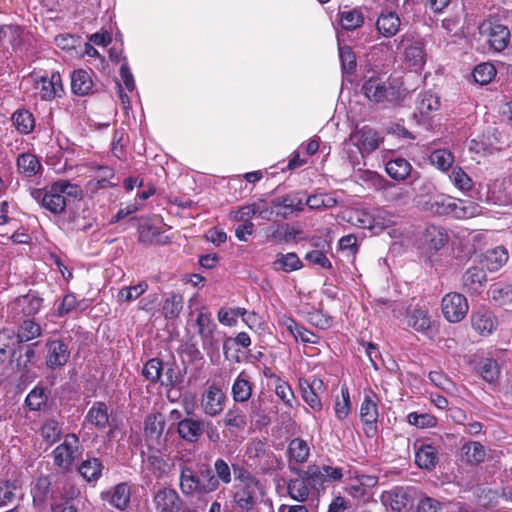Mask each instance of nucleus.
Instances as JSON below:
<instances>
[{"label": "nucleus", "mask_w": 512, "mask_h": 512, "mask_svg": "<svg viewBox=\"0 0 512 512\" xmlns=\"http://www.w3.org/2000/svg\"><path fill=\"white\" fill-rule=\"evenodd\" d=\"M179 480L184 495L209 494L219 488L213 468L208 463H197L195 468L182 465Z\"/></svg>", "instance_id": "obj_1"}, {"label": "nucleus", "mask_w": 512, "mask_h": 512, "mask_svg": "<svg viewBox=\"0 0 512 512\" xmlns=\"http://www.w3.org/2000/svg\"><path fill=\"white\" fill-rule=\"evenodd\" d=\"M246 456L250 465L261 474H270L283 466V461L261 440H253L248 444Z\"/></svg>", "instance_id": "obj_2"}, {"label": "nucleus", "mask_w": 512, "mask_h": 512, "mask_svg": "<svg viewBox=\"0 0 512 512\" xmlns=\"http://www.w3.org/2000/svg\"><path fill=\"white\" fill-rule=\"evenodd\" d=\"M362 92L369 101L375 104L391 103L397 99L394 87L379 76L368 78L362 86Z\"/></svg>", "instance_id": "obj_3"}, {"label": "nucleus", "mask_w": 512, "mask_h": 512, "mask_svg": "<svg viewBox=\"0 0 512 512\" xmlns=\"http://www.w3.org/2000/svg\"><path fill=\"white\" fill-rule=\"evenodd\" d=\"M55 184L45 188L31 189V197L44 209L53 214H62L66 208V198L58 191H54Z\"/></svg>", "instance_id": "obj_4"}, {"label": "nucleus", "mask_w": 512, "mask_h": 512, "mask_svg": "<svg viewBox=\"0 0 512 512\" xmlns=\"http://www.w3.org/2000/svg\"><path fill=\"white\" fill-rule=\"evenodd\" d=\"M260 481L251 483H235L232 490L233 503L241 511L250 512L258 503Z\"/></svg>", "instance_id": "obj_5"}, {"label": "nucleus", "mask_w": 512, "mask_h": 512, "mask_svg": "<svg viewBox=\"0 0 512 512\" xmlns=\"http://www.w3.org/2000/svg\"><path fill=\"white\" fill-rule=\"evenodd\" d=\"M479 31L481 35L487 37L490 46L495 51H503L510 42L509 29L500 23L485 20L480 24Z\"/></svg>", "instance_id": "obj_6"}, {"label": "nucleus", "mask_w": 512, "mask_h": 512, "mask_svg": "<svg viewBox=\"0 0 512 512\" xmlns=\"http://www.w3.org/2000/svg\"><path fill=\"white\" fill-rule=\"evenodd\" d=\"M414 490L404 487H394L391 490L384 491L381 494V502L384 506L390 507L396 512H406L414 502Z\"/></svg>", "instance_id": "obj_7"}, {"label": "nucleus", "mask_w": 512, "mask_h": 512, "mask_svg": "<svg viewBox=\"0 0 512 512\" xmlns=\"http://www.w3.org/2000/svg\"><path fill=\"white\" fill-rule=\"evenodd\" d=\"M441 306L444 317L451 323L461 321L469 309L467 299L457 292L446 294L442 299Z\"/></svg>", "instance_id": "obj_8"}, {"label": "nucleus", "mask_w": 512, "mask_h": 512, "mask_svg": "<svg viewBox=\"0 0 512 512\" xmlns=\"http://www.w3.org/2000/svg\"><path fill=\"white\" fill-rule=\"evenodd\" d=\"M43 299L34 294H26L16 298L9 309L14 321H20L23 317L36 315L42 307Z\"/></svg>", "instance_id": "obj_9"}, {"label": "nucleus", "mask_w": 512, "mask_h": 512, "mask_svg": "<svg viewBox=\"0 0 512 512\" xmlns=\"http://www.w3.org/2000/svg\"><path fill=\"white\" fill-rule=\"evenodd\" d=\"M46 365L51 369L64 366L70 358L68 345L60 339H49L46 342Z\"/></svg>", "instance_id": "obj_10"}, {"label": "nucleus", "mask_w": 512, "mask_h": 512, "mask_svg": "<svg viewBox=\"0 0 512 512\" xmlns=\"http://www.w3.org/2000/svg\"><path fill=\"white\" fill-rule=\"evenodd\" d=\"M206 421L200 418L187 417L177 423V433L188 443H196L205 432Z\"/></svg>", "instance_id": "obj_11"}, {"label": "nucleus", "mask_w": 512, "mask_h": 512, "mask_svg": "<svg viewBox=\"0 0 512 512\" xmlns=\"http://www.w3.org/2000/svg\"><path fill=\"white\" fill-rule=\"evenodd\" d=\"M153 503L158 512H179L182 500L178 492L173 488H161L153 497Z\"/></svg>", "instance_id": "obj_12"}, {"label": "nucleus", "mask_w": 512, "mask_h": 512, "mask_svg": "<svg viewBox=\"0 0 512 512\" xmlns=\"http://www.w3.org/2000/svg\"><path fill=\"white\" fill-rule=\"evenodd\" d=\"M166 426V420L162 413L154 412L145 417L144 436L148 442L161 445L164 441L162 435Z\"/></svg>", "instance_id": "obj_13"}, {"label": "nucleus", "mask_w": 512, "mask_h": 512, "mask_svg": "<svg viewBox=\"0 0 512 512\" xmlns=\"http://www.w3.org/2000/svg\"><path fill=\"white\" fill-rule=\"evenodd\" d=\"M38 342L30 345L19 343L17 348H14L11 354V366L15 367L18 371H28L29 366L36 362L35 346Z\"/></svg>", "instance_id": "obj_14"}, {"label": "nucleus", "mask_w": 512, "mask_h": 512, "mask_svg": "<svg viewBox=\"0 0 512 512\" xmlns=\"http://www.w3.org/2000/svg\"><path fill=\"white\" fill-rule=\"evenodd\" d=\"M225 398V394L219 387L216 385L209 386L201 402L205 414L212 417L220 414L224 409Z\"/></svg>", "instance_id": "obj_15"}, {"label": "nucleus", "mask_w": 512, "mask_h": 512, "mask_svg": "<svg viewBox=\"0 0 512 512\" xmlns=\"http://www.w3.org/2000/svg\"><path fill=\"white\" fill-rule=\"evenodd\" d=\"M356 141L360 152L370 153L379 147L380 139L376 131L369 126H364L351 136Z\"/></svg>", "instance_id": "obj_16"}, {"label": "nucleus", "mask_w": 512, "mask_h": 512, "mask_svg": "<svg viewBox=\"0 0 512 512\" xmlns=\"http://www.w3.org/2000/svg\"><path fill=\"white\" fill-rule=\"evenodd\" d=\"M472 327L481 335H489L496 328L497 320L487 309H479L471 315Z\"/></svg>", "instance_id": "obj_17"}, {"label": "nucleus", "mask_w": 512, "mask_h": 512, "mask_svg": "<svg viewBox=\"0 0 512 512\" xmlns=\"http://www.w3.org/2000/svg\"><path fill=\"white\" fill-rule=\"evenodd\" d=\"M40 85V96L46 101L61 97L64 92L61 76L58 72L52 73L50 78L41 77Z\"/></svg>", "instance_id": "obj_18"}, {"label": "nucleus", "mask_w": 512, "mask_h": 512, "mask_svg": "<svg viewBox=\"0 0 512 512\" xmlns=\"http://www.w3.org/2000/svg\"><path fill=\"white\" fill-rule=\"evenodd\" d=\"M416 464L426 470H432L438 463L437 449L430 444H421L415 453Z\"/></svg>", "instance_id": "obj_19"}, {"label": "nucleus", "mask_w": 512, "mask_h": 512, "mask_svg": "<svg viewBox=\"0 0 512 512\" xmlns=\"http://www.w3.org/2000/svg\"><path fill=\"white\" fill-rule=\"evenodd\" d=\"M233 400L238 403L247 402L252 396V384L248 375L241 372L232 385Z\"/></svg>", "instance_id": "obj_20"}, {"label": "nucleus", "mask_w": 512, "mask_h": 512, "mask_svg": "<svg viewBox=\"0 0 512 512\" xmlns=\"http://www.w3.org/2000/svg\"><path fill=\"white\" fill-rule=\"evenodd\" d=\"M453 207H455V200L444 195H439L423 202V209L437 215L451 214Z\"/></svg>", "instance_id": "obj_21"}, {"label": "nucleus", "mask_w": 512, "mask_h": 512, "mask_svg": "<svg viewBox=\"0 0 512 512\" xmlns=\"http://www.w3.org/2000/svg\"><path fill=\"white\" fill-rule=\"evenodd\" d=\"M386 172L397 181H403L412 175V166L404 158L397 157L386 163Z\"/></svg>", "instance_id": "obj_22"}, {"label": "nucleus", "mask_w": 512, "mask_h": 512, "mask_svg": "<svg viewBox=\"0 0 512 512\" xmlns=\"http://www.w3.org/2000/svg\"><path fill=\"white\" fill-rule=\"evenodd\" d=\"M400 26V18L394 12L382 13L376 22L377 30L385 37L394 36Z\"/></svg>", "instance_id": "obj_23"}, {"label": "nucleus", "mask_w": 512, "mask_h": 512, "mask_svg": "<svg viewBox=\"0 0 512 512\" xmlns=\"http://www.w3.org/2000/svg\"><path fill=\"white\" fill-rule=\"evenodd\" d=\"M93 86L92 79L86 70H75L71 75V90L78 96L87 95Z\"/></svg>", "instance_id": "obj_24"}, {"label": "nucleus", "mask_w": 512, "mask_h": 512, "mask_svg": "<svg viewBox=\"0 0 512 512\" xmlns=\"http://www.w3.org/2000/svg\"><path fill=\"white\" fill-rule=\"evenodd\" d=\"M486 280L485 271L476 266L467 269L462 277L463 286L473 292H478Z\"/></svg>", "instance_id": "obj_25"}, {"label": "nucleus", "mask_w": 512, "mask_h": 512, "mask_svg": "<svg viewBox=\"0 0 512 512\" xmlns=\"http://www.w3.org/2000/svg\"><path fill=\"white\" fill-rule=\"evenodd\" d=\"M17 168L24 176L32 177L42 170V165L35 155L23 153L17 158Z\"/></svg>", "instance_id": "obj_26"}, {"label": "nucleus", "mask_w": 512, "mask_h": 512, "mask_svg": "<svg viewBox=\"0 0 512 512\" xmlns=\"http://www.w3.org/2000/svg\"><path fill=\"white\" fill-rule=\"evenodd\" d=\"M131 490L127 483H119L111 489L109 502L119 510H124L130 503Z\"/></svg>", "instance_id": "obj_27"}, {"label": "nucleus", "mask_w": 512, "mask_h": 512, "mask_svg": "<svg viewBox=\"0 0 512 512\" xmlns=\"http://www.w3.org/2000/svg\"><path fill=\"white\" fill-rule=\"evenodd\" d=\"M378 408L377 403L372 399L371 395L367 394L360 407V418L361 421L368 425L371 429L375 428V424L378 420Z\"/></svg>", "instance_id": "obj_28"}, {"label": "nucleus", "mask_w": 512, "mask_h": 512, "mask_svg": "<svg viewBox=\"0 0 512 512\" xmlns=\"http://www.w3.org/2000/svg\"><path fill=\"white\" fill-rule=\"evenodd\" d=\"M103 464L98 458H88L80 464L78 471L87 482L97 481L102 473Z\"/></svg>", "instance_id": "obj_29"}, {"label": "nucleus", "mask_w": 512, "mask_h": 512, "mask_svg": "<svg viewBox=\"0 0 512 512\" xmlns=\"http://www.w3.org/2000/svg\"><path fill=\"white\" fill-rule=\"evenodd\" d=\"M289 496L298 502H304L309 497V484L305 477L290 479L287 484Z\"/></svg>", "instance_id": "obj_30"}, {"label": "nucleus", "mask_w": 512, "mask_h": 512, "mask_svg": "<svg viewBox=\"0 0 512 512\" xmlns=\"http://www.w3.org/2000/svg\"><path fill=\"white\" fill-rule=\"evenodd\" d=\"M183 308V298L177 293H170L164 300L162 313L166 319L178 317Z\"/></svg>", "instance_id": "obj_31"}, {"label": "nucleus", "mask_w": 512, "mask_h": 512, "mask_svg": "<svg viewBox=\"0 0 512 512\" xmlns=\"http://www.w3.org/2000/svg\"><path fill=\"white\" fill-rule=\"evenodd\" d=\"M309 451L307 442L301 438H294L288 446L290 460H294L296 463L306 462L309 457Z\"/></svg>", "instance_id": "obj_32"}, {"label": "nucleus", "mask_w": 512, "mask_h": 512, "mask_svg": "<svg viewBox=\"0 0 512 512\" xmlns=\"http://www.w3.org/2000/svg\"><path fill=\"white\" fill-rule=\"evenodd\" d=\"M86 419L100 429L105 428L109 421L106 405L101 402L95 403L88 411Z\"/></svg>", "instance_id": "obj_33"}, {"label": "nucleus", "mask_w": 512, "mask_h": 512, "mask_svg": "<svg viewBox=\"0 0 512 512\" xmlns=\"http://www.w3.org/2000/svg\"><path fill=\"white\" fill-rule=\"evenodd\" d=\"M41 331V327L38 323L30 319L23 320L16 335L17 342L25 343L34 338H37L41 335Z\"/></svg>", "instance_id": "obj_34"}, {"label": "nucleus", "mask_w": 512, "mask_h": 512, "mask_svg": "<svg viewBox=\"0 0 512 512\" xmlns=\"http://www.w3.org/2000/svg\"><path fill=\"white\" fill-rule=\"evenodd\" d=\"M405 60L411 65L420 67L425 62L426 53L423 43L416 41L405 48Z\"/></svg>", "instance_id": "obj_35"}, {"label": "nucleus", "mask_w": 512, "mask_h": 512, "mask_svg": "<svg viewBox=\"0 0 512 512\" xmlns=\"http://www.w3.org/2000/svg\"><path fill=\"white\" fill-rule=\"evenodd\" d=\"M302 267V262L295 253L278 254L277 259L273 262L274 270H283L291 272Z\"/></svg>", "instance_id": "obj_36"}, {"label": "nucleus", "mask_w": 512, "mask_h": 512, "mask_svg": "<svg viewBox=\"0 0 512 512\" xmlns=\"http://www.w3.org/2000/svg\"><path fill=\"white\" fill-rule=\"evenodd\" d=\"M223 421L225 426L238 430H243L247 425V417L244 411L236 405L225 413Z\"/></svg>", "instance_id": "obj_37"}, {"label": "nucleus", "mask_w": 512, "mask_h": 512, "mask_svg": "<svg viewBox=\"0 0 512 512\" xmlns=\"http://www.w3.org/2000/svg\"><path fill=\"white\" fill-rule=\"evenodd\" d=\"M426 241L430 249L437 251L445 246L448 236L443 228L431 226L426 230Z\"/></svg>", "instance_id": "obj_38"}, {"label": "nucleus", "mask_w": 512, "mask_h": 512, "mask_svg": "<svg viewBox=\"0 0 512 512\" xmlns=\"http://www.w3.org/2000/svg\"><path fill=\"white\" fill-rule=\"evenodd\" d=\"M478 372L488 383H494L500 375L498 363L490 358L483 359L478 363Z\"/></svg>", "instance_id": "obj_39"}, {"label": "nucleus", "mask_w": 512, "mask_h": 512, "mask_svg": "<svg viewBox=\"0 0 512 512\" xmlns=\"http://www.w3.org/2000/svg\"><path fill=\"white\" fill-rule=\"evenodd\" d=\"M487 268L490 271L498 270L508 260V253L502 246L488 250L485 254Z\"/></svg>", "instance_id": "obj_40"}, {"label": "nucleus", "mask_w": 512, "mask_h": 512, "mask_svg": "<svg viewBox=\"0 0 512 512\" xmlns=\"http://www.w3.org/2000/svg\"><path fill=\"white\" fill-rule=\"evenodd\" d=\"M303 477L306 478L309 486L312 489L320 490L325 488L326 478L324 472L317 465H309Z\"/></svg>", "instance_id": "obj_41"}, {"label": "nucleus", "mask_w": 512, "mask_h": 512, "mask_svg": "<svg viewBox=\"0 0 512 512\" xmlns=\"http://www.w3.org/2000/svg\"><path fill=\"white\" fill-rule=\"evenodd\" d=\"M14 345V333L9 330L0 331V366L9 359L11 365V354Z\"/></svg>", "instance_id": "obj_42"}, {"label": "nucleus", "mask_w": 512, "mask_h": 512, "mask_svg": "<svg viewBox=\"0 0 512 512\" xmlns=\"http://www.w3.org/2000/svg\"><path fill=\"white\" fill-rule=\"evenodd\" d=\"M440 107L439 97L431 92H424L419 95L417 101V109L421 115H428L432 111L438 110Z\"/></svg>", "instance_id": "obj_43"}, {"label": "nucleus", "mask_w": 512, "mask_h": 512, "mask_svg": "<svg viewBox=\"0 0 512 512\" xmlns=\"http://www.w3.org/2000/svg\"><path fill=\"white\" fill-rule=\"evenodd\" d=\"M305 204L312 210H322L334 207L337 200L329 194L319 193L309 196Z\"/></svg>", "instance_id": "obj_44"}, {"label": "nucleus", "mask_w": 512, "mask_h": 512, "mask_svg": "<svg viewBox=\"0 0 512 512\" xmlns=\"http://www.w3.org/2000/svg\"><path fill=\"white\" fill-rule=\"evenodd\" d=\"M214 476L218 487H220V483L228 485L232 481V468L229 466L226 460L223 458H217L214 462L213 468Z\"/></svg>", "instance_id": "obj_45"}, {"label": "nucleus", "mask_w": 512, "mask_h": 512, "mask_svg": "<svg viewBox=\"0 0 512 512\" xmlns=\"http://www.w3.org/2000/svg\"><path fill=\"white\" fill-rule=\"evenodd\" d=\"M50 485L48 477L41 476L36 480L31 490L34 504H43L46 501L50 493Z\"/></svg>", "instance_id": "obj_46"}, {"label": "nucleus", "mask_w": 512, "mask_h": 512, "mask_svg": "<svg viewBox=\"0 0 512 512\" xmlns=\"http://www.w3.org/2000/svg\"><path fill=\"white\" fill-rule=\"evenodd\" d=\"M163 369V362L159 358H152L144 365L142 374L147 380L157 383L161 379Z\"/></svg>", "instance_id": "obj_47"}, {"label": "nucleus", "mask_w": 512, "mask_h": 512, "mask_svg": "<svg viewBox=\"0 0 512 512\" xmlns=\"http://www.w3.org/2000/svg\"><path fill=\"white\" fill-rule=\"evenodd\" d=\"M342 27L346 30H355L364 22V16L359 9H352L340 13Z\"/></svg>", "instance_id": "obj_48"}, {"label": "nucleus", "mask_w": 512, "mask_h": 512, "mask_svg": "<svg viewBox=\"0 0 512 512\" xmlns=\"http://www.w3.org/2000/svg\"><path fill=\"white\" fill-rule=\"evenodd\" d=\"M495 75L496 69L491 63H481L477 65L472 73L475 82L481 85L490 83Z\"/></svg>", "instance_id": "obj_49"}, {"label": "nucleus", "mask_w": 512, "mask_h": 512, "mask_svg": "<svg viewBox=\"0 0 512 512\" xmlns=\"http://www.w3.org/2000/svg\"><path fill=\"white\" fill-rule=\"evenodd\" d=\"M430 162L438 169L446 171L452 166L454 156L446 149H437L431 153Z\"/></svg>", "instance_id": "obj_50"}, {"label": "nucleus", "mask_w": 512, "mask_h": 512, "mask_svg": "<svg viewBox=\"0 0 512 512\" xmlns=\"http://www.w3.org/2000/svg\"><path fill=\"white\" fill-rule=\"evenodd\" d=\"M48 394L44 388L35 387L26 397L25 403L30 410L38 411L46 405Z\"/></svg>", "instance_id": "obj_51"}, {"label": "nucleus", "mask_w": 512, "mask_h": 512, "mask_svg": "<svg viewBox=\"0 0 512 512\" xmlns=\"http://www.w3.org/2000/svg\"><path fill=\"white\" fill-rule=\"evenodd\" d=\"M13 122L20 133L27 134L34 128V118L27 110H20L13 114Z\"/></svg>", "instance_id": "obj_52"}, {"label": "nucleus", "mask_w": 512, "mask_h": 512, "mask_svg": "<svg viewBox=\"0 0 512 512\" xmlns=\"http://www.w3.org/2000/svg\"><path fill=\"white\" fill-rule=\"evenodd\" d=\"M80 492L77 489H72L68 493L69 497H63L59 501H54L51 504L52 512H78V508L74 503V498L77 497Z\"/></svg>", "instance_id": "obj_53"}, {"label": "nucleus", "mask_w": 512, "mask_h": 512, "mask_svg": "<svg viewBox=\"0 0 512 512\" xmlns=\"http://www.w3.org/2000/svg\"><path fill=\"white\" fill-rule=\"evenodd\" d=\"M299 387L301 390L302 398L307 403V405H309L315 411H320L322 409L321 400L318 394L309 388L308 381L305 379H300Z\"/></svg>", "instance_id": "obj_54"}, {"label": "nucleus", "mask_w": 512, "mask_h": 512, "mask_svg": "<svg viewBox=\"0 0 512 512\" xmlns=\"http://www.w3.org/2000/svg\"><path fill=\"white\" fill-rule=\"evenodd\" d=\"M61 427L54 419L47 420L41 427V436L48 444H53L60 439Z\"/></svg>", "instance_id": "obj_55"}, {"label": "nucleus", "mask_w": 512, "mask_h": 512, "mask_svg": "<svg viewBox=\"0 0 512 512\" xmlns=\"http://www.w3.org/2000/svg\"><path fill=\"white\" fill-rule=\"evenodd\" d=\"M138 240L146 245L157 242V237L160 235V229L148 222L139 224L138 227Z\"/></svg>", "instance_id": "obj_56"}, {"label": "nucleus", "mask_w": 512, "mask_h": 512, "mask_svg": "<svg viewBox=\"0 0 512 512\" xmlns=\"http://www.w3.org/2000/svg\"><path fill=\"white\" fill-rule=\"evenodd\" d=\"M462 450L467 462L469 463L477 464L482 462L485 458L484 446L479 442H472L470 444L464 445Z\"/></svg>", "instance_id": "obj_57"}, {"label": "nucleus", "mask_w": 512, "mask_h": 512, "mask_svg": "<svg viewBox=\"0 0 512 512\" xmlns=\"http://www.w3.org/2000/svg\"><path fill=\"white\" fill-rule=\"evenodd\" d=\"M408 325L416 331H425L430 327V319L427 312L421 309H415L408 318Z\"/></svg>", "instance_id": "obj_58"}, {"label": "nucleus", "mask_w": 512, "mask_h": 512, "mask_svg": "<svg viewBox=\"0 0 512 512\" xmlns=\"http://www.w3.org/2000/svg\"><path fill=\"white\" fill-rule=\"evenodd\" d=\"M395 224L394 215L386 210H377L369 221V228H387Z\"/></svg>", "instance_id": "obj_59"}, {"label": "nucleus", "mask_w": 512, "mask_h": 512, "mask_svg": "<svg viewBox=\"0 0 512 512\" xmlns=\"http://www.w3.org/2000/svg\"><path fill=\"white\" fill-rule=\"evenodd\" d=\"M55 184L54 191L60 192L64 197L82 198V189L80 186L70 183L68 180L60 179L53 182Z\"/></svg>", "instance_id": "obj_60"}, {"label": "nucleus", "mask_w": 512, "mask_h": 512, "mask_svg": "<svg viewBox=\"0 0 512 512\" xmlns=\"http://www.w3.org/2000/svg\"><path fill=\"white\" fill-rule=\"evenodd\" d=\"M17 488L18 487L15 481H0V508L14 500Z\"/></svg>", "instance_id": "obj_61"}, {"label": "nucleus", "mask_w": 512, "mask_h": 512, "mask_svg": "<svg viewBox=\"0 0 512 512\" xmlns=\"http://www.w3.org/2000/svg\"><path fill=\"white\" fill-rule=\"evenodd\" d=\"M341 396H342L341 400H339V399L336 400L335 414L338 419L342 420L348 416L350 409H351L349 390L346 386H343L341 388Z\"/></svg>", "instance_id": "obj_62"}, {"label": "nucleus", "mask_w": 512, "mask_h": 512, "mask_svg": "<svg viewBox=\"0 0 512 512\" xmlns=\"http://www.w3.org/2000/svg\"><path fill=\"white\" fill-rule=\"evenodd\" d=\"M339 56L341 60L342 70L346 73H352L356 68V56L351 47L340 46Z\"/></svg>", "instance_id": "obj_63"}, {"label": "nucleus", "mask_w": 512, "mask_h": 512, "mask_svg": "<svg viewBox=\"0 0 512 512\" xmlns=\"http://www.w3.org/2000/svg\"><path fill=\"white\" fill-rule=\"evenodd\" d=\"M147 288L148 284L143 281L137 285L122 288L118 293V297L126 302H130L145 293Z\"/></svg>", "instance_id": "obj_64"}]
</instances>
